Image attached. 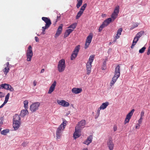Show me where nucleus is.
Segmentation results:
<instances>
[{"instance_id": "obj_18", "label": "nucleus", "mask_w": 150, "mask_h": 150, "mask_svg": "<svg viewBox=\"0 0 150 150\" xmlns=\"http://www.w3.org/2000/svg\"><path fill=\"white\" fill-rule=\"evenodd\" d=\"M63 27V25L61 24L58 28L56 33L55 35V38H56L58 37L61 33Z\"/></svg>"}, {"instance_id": "obj_40", "label": "nucleus", "mask_w": 150, "mask_h": 150, "mask_svg": "<svg viewBox=\"0 0 150 150\" xmlns=\"http://www.w3.org/2000/svg\"><path fill=\"white\" fill-rule=\"evenodd\" d=\"M106 60H105L103 63V65L102 66V70H104L106 68Z\"/></svg>"}, {"instance_id": "obj_31", "label": "nucleus", "mask_w": 150, "mask_h": 150, "mask_svg": "<svg viewBox=\"0 0 150 150\" xmlns=\"http://www.w3.org/2000/svg\"><path fill=\"white\" fill-rule=\"evenodd\" d=\"M94 57V55H91L89 57L88 61L87 62L92 64V63L93 61Z\"/></svg>"}, {"instance_id": "obj_3", "label": "nucleus", "mask_w": 150, "mask_h": 150, "mask_svg": "<svg viewBox=\"0 0 150 150\" xmlns=\"http://www.w3.org/2000/svg\"><path fill=\"white\" fill-rule=\"evenodd\" d=\"M65 60L62 59L58 62L57 69L59 71L61 72L64 71L65 68Z\"/></svg>"}, {"instance_id": "obj_47", "label": "nucleus", "mask_w": 150, "mask_h": 150, "mask_svg": "<svg viewBox=\"0 0 150 150\" xmlns=\"http://www.w3.org/2000/svg\"><path fill=\"white\" fill-rule=\"evenodd\" d=\"M45 26H43V27H42V31L43 32H45V30L46 29H48L49 28L48 27H46L45 28Z\"/></svg>"}, {"instance_id": "obj_27", "label": "nucleus", "mask_w": 150, "mask_h": 150, "mask_svg": "<svg viewBox=\"0 0 150 150\" xmlns=\"http://www.w3.org/2000/svg\"><path fill=\"white\" fill-rule=\"evenodd\" d=\"M137 40V38H136V37L135 36L133 41L131 47L132 49H133L134 47V45L136 44L137 42L138 41V40Z\"/></svg>"}, {"instance_id": "obj_39", "label": "nucleus", "mask_w": 150, "mask_h": 150, "mask_svg": "<svg viewBox=\"0 0 150 150\" xmlns=\"http://www.w3.org/2000/svg\"><path fill=\"white\" fill-rule=\"evenodd\" d=\"M24 107L26 109L28 108V102L27 100H25L23 102Z\"/></svg>"}, {"instance_id": "obj_7", "label": "nucleus", "mask_w": 150, "mask_h": 150, "mask_svg": "<svg viewBox=\"0 0 150 150\" xmlns=\"http://www.w3.org/2000/svg\"><path fill=\"white\" fill-rule=\"evenodd\" d=\"M87 4L85 3L81 7L80 11L77 13V15L76 16V19H78L83 14V11L85 10V9L87 6Z\"/></svg>"}, {"instance_id": "obj_36", "label": "nucleus", "mask_w": 150, "mask_h": 150, "mask_svg": "<svg viewBox=\"0 0 150 150\" xmlns=\"http://www.w3.org/2000/svg\"><path fill=\"white\" fill-rule=\"evenodd\" d=\"M77 4H76V7L77 8H79L82 5L83 2V0H77Z\"/></svg>"}, {"instance_id": "obj_55", "label": "nucleus", "mask_w": 150, "mask_h": 150, "mask_svg": "<svg viewBox=\"0 0 150 150\" xmlns=\"http://www.w3.org/2000/svg\"><path fill=\"white\" fill-rule=\"evenodd\" d=\"M37 83V82L35 80H34L33 81V85L34 86H36Z\"/></svg>"}, {"instance_id": "obj_14", "label": "nucleus", "mask_w": 150, "mask_h": 150, "mask_svg": "<svg viewBox=\"0 0 150 150\" xmlns=\"http://www.w3.org/2000/svg\"><path fill=\"white\" fill-rule=\"evenodd\" d=\"M2 85L3 86V88L9 90L11 91H13L14 90L13 88L10 84L6 83H3Z\"/></svg>"}, {"instance_id": "obj_21", "label": "nucleus", "mask_w": 150, "mask_h": 150, "mask_svg": "<svg viewBox=\"0 0 150 150\" xmlns=\"http://www.w3.org/2000/svg\"><path fill=\"white\" fill-rule=\"evenodd\" d=\"M93 137L91 135L88 136L86 140L83 142L84 144L88 145L92 142Z\"/></svg>"}, {"instance_id": "obj_60", "label": "nucleus", "mask_w": 150, "mask_h": 150, "mask_svg": "<svg viewBox=\"0 0 150 150\" xmlns=\"http://www.w3.org/2000/svg\"><path fill=\"white\" fill-rule=\"evenodd\" d=\"M2 85V84L0 85V89H1V88H3V86Z\"/></svg>"}, {"instance_id": "obj_20", "label": "nucleus", "mask_w": 150, "mask_h": 150, "mask_svg": "<svg viewBox=\"0 0 150 150\" xmlns=\"http://www.w3.org/2000/svg\"><path fill=\"white\" fill-rule=\"evenodd\" d=\"M74 94H78L82 91V89L81 88H73L71 91Z\"/></svg>"}, {"instance_id": "obj_52", "label": "nucleus", "mask_w": 150, "mask_h": 150, "mask_svg": "<svg viewBox=\"0 0 150 150\" xmlns=\"http://www.w3.org/2000/svg\"><path fill=\"white\" fill-rule=\"evenodd\" d=\"M144 115V111H142L141 113V116L143 117Z\"/></svg>"}, {"instance_id": "obj_15", "label": "nucleus", "mask_w": 150, "mask_h": 150, "mask_svg": "<svg viewBox=\"0 0 150 150\" xmlns=\"http://www.w3.org/2000/svg\"><path fill=\"white\" fill-rule=\"evenodd\" d=\"M86 124V121L85 120H81L77 124L76 127H77L78 128L81 129L83 127V126Z\"/></svg>"}, {"instance_id": "obj_64", "label": "nucleus", "mask_w": 150, "mask_h": 150, "mask_svg": "<svg viewBox=\"0 0 150 150\" xmlns=\"http://www.w3.org/2000/svg\"><path fill=\"white\" fill-rule=\"evenodd\" d=\"M112 44V43L111 42H110L109 43V45H111V44Z\"/></svg>"}, {"instance_id": "obj_10", "label": "nucleus", "mask_w": 150, "mask_h": 150, "mask_svg": "<svg viewBox=\"0 0 150 150\" xmlns=\"http://www.w3.org/2000/svg\"><path fill=\"white\" fill-rule=\"evenodd\" d=\"M57 102L58 104L64 107H67L69 105V102L63 100H57Z\"/></svg>"}, {"instance_id": "obj_19", "label": "nucleus", "mask_w": 150, "mask_h": 150, "mask_svg": "<svg viewBox=\"0 0 150 150\" xmlns=\"http://www.w3.org/2000/svg\"><path fill=\"white\" fill-rule=\"evenodd\" d=\"M13 127L15 130L18 129L21 124V122H13Z\"/></svg>"}, {"instance_id": "obj_12", "label": "nucleus", "mask_w": 150, "mask_h": 150, "mask_svg": "<svg viewBox=\"0 0 150 150\" xmlns=\"http://www.w3.org/2000/svg\"><path fill=\"white\" fill-rule=\"evenodd\" d=\"M81 129L75 127V131L73 134V137L75 139L79 137L81 134H80Z\"/></svg>"}, {"instance_id": "obj_34", "label": "nucleus", "mask_w": 150, "mask_h": 150, "mask_svg": "<svg viewBox=\"0 0 150 150\" xmlns=\"http://www.w3.org/2000/svg\"><path fill=\"white\" fill-rule=\"evenodd\" d=\"M119 9L120 7L119 6H116L114 9L113 13L118 15V14L119 12Z\"/></svg>"}, {"instance_id": "obj_8", "label": "nucleus", "mask_w": 150, "mask_h": 150, "mask_svg": "<svg viewBox=\"0 0 150 150\" xmlns=\"http://www.w3.org/2000/svg\"><path fill=\"white\" fill-rule=\"evenodd\" d=\"M93 37V35L92 34H90L87 37L85 45V49H87L88 47L91 42Z\"/></svg>"}, {"instance_id": "obj_53", "label": "nucleus", "mask_w": 150, "mask_h": 150, "mask_svg": "<svg viewBox=\"0 0 150 150\" xmlns=\"http://www.w3.org/2000/svg\"><path fill=\"white\" fill-rule=\"evenodd\" d=\"M35 40L36 42H39V39L37 37H35Z\"/></svg>"}, {"instance_id": "obj_11", "label": "nucleus", "mask_w": 150, "mask_h": 150, "mask_svg": "<svg viewBox=\"0 0 150 150\" xmlns=\"http://www.w3.org/2000/svg\"><path fill=\"white\" fill-rule=\"evenodd\" d=\"M42 19L46 23L45 27L49 28L52 24V23L50 19L48 18L44 17H42Z\"/></svg>"}, {"instance_id": "obj_2", "label": "nucleus", "mask_w": 150, "mask_h": 150, "mask_svg": "<svg viewBox=\"0 0 150 150\" xmlns=\"http://www.w3.org/2000/svg\"><path fill=\"white\" fill-rule=\"evenodd\" d=\"M67 121L64 120L63 122L57 128L56 131V137L57 139L60 138L62 136V133L64 130L67 125Z\"/></svg>"}, {"instance_id": "obj_61", "label": "nucleus", "mask_w": 150, "mask_h": 150, "mask_svg": "<svg viewBox=\"0 0 150 150\" xmlns=\"http://www.w3.org/2000/svg\"><path fill=\"white\" fill-rule=\"evenodd\" d=\"M143 119V117L141 116L140 118L139 119L142 120Z\"/></svg>"}, {"instance_id": "obj_25", "label": "nucleus", "mask_w": 150, "mask_h": 150, "mask_svg": "<svg viewBox=\"0 0 150 150\" xmlns=\"http://www.w3.org/2000/svg\"><path fill=\"white\" fill-rule=\"evenodd\" d=\"M27 113H28V111L27 109L25 110H23L21 111L20 115L21 117H24Z\"/></svg>"}, {"instance_id": "obj_28", "label": "nucleus", "mask_w": 150, "mask_h": 150, "mask_svg": "<svg viewBox=\"0 0 150 150\" xmlns=\"http://www.w3.org/2000/svg\"><path fill=\"white\" fill-rule=\"evenodd\" d=\"M9 132V130L8 129H4L1 131V134L3 135H6Z\"/></svg>"}, {"instance_id": "obj_46", "label": "nucleus", "mask_w": 150, "mask_h": 150, "mask_svg": "<svg viewBox=\"0 0 150 150\" xmlns=\"http://www.w3.org/2000/svg\"><path fill=\"white\" fill-rule=\"evenodd\" d=\"M138 26V23H135V24L133 26V27H131V28H130V29L131 30H132V29H133V28H135L137 27Z\"/></svg>"}, {"instance_id": "obj_9", "label": "nucleus", "mask_w": 150, "mask_h": 150, "mask_svg": "<svg viewBox=\"0 0 150 150\" xmlns=\"http://www.w3.org/2000/svg\"><path fill=\"white\" fill-rule=\"evenodd\" d=\"M134 111V110L133 109L127 115L124 121V124H125L128 123L129 122V120L132 116Z\"/></svg>"}, {"instance_id": "obj_42", "label": "nucleus", "mask_w": 150, "mask_h": 150, "mask_svg": "<svg viewBox=\"0 0 150 150\" xmlns=\"http://www.w3.org/2000/svg\"><path fill=\"white\" fill-rule=\"evenodd\" d=\"M61 18V16L60 15H59V16H57V19H56V21H55V22H54V25H55V24H56L57 22L58 21H59V20H60Z\"/></svg>"}, {"instance_id": "obj_56", "label": "nucleus", "mask_w": 150, "mask_h": 150, "mask_svg": "<svg viewBox=\"0 0 150 150\" xmlns=\"http://www.w3.org/2000/svg\"><path fill=\"white\" fill-rule=\"evenodd\" d=\"M5 104L6 103L4 102L0 106V108H2Z\"/></svg>"}, {"instance_id": "obj_43", "label": "nucleus", "mask_w": 150, "mask_h": 150, "mask_svg": "<svg viewBox=\"0 0 150 150\" xmlns=\"http://www.w3.org/2000/svg\"><path fill=\"white\" fill-rule=\"evenodd\" d=\"M101 109H100V107L98 109L96 113V115H97V117H96L95 116V118L96 119L99 116L100 114V111Z\"/></svg>"}, {"instance_id": "obj_23", "label": "nucleus", "mask_w": 150, "mask_h": 150, "mask_svg": "<svg viewBox=\"0 0 150 150\" xmlns=\"http://www.w3.org/2000/svg\"><path fill=\"white\" fill-rule=\"evenodd\" d=\"M73 30L69 29L67 30L65 32L64 35V38H66L68 37L69 35L72 32Z\"/></svg>"}, {"instance_id": "obj_16", "label": "nucleus", "mask_w": 150, "mask_h": 150, "mask_svg": "<svg viewBox=\"0 0 150 150\" xmlns=\"http://www.w3.org/2000/svg\"><path fill=\"white\" fill-rule=\"evenodd\" d=\"M56 82L55 81H54L52 84L49 88L48 92V94H51L54 91L55 88V87L56 86Z\"/></svg>"}, {"instance_id": "obj_37", "label": "nucleus", "mask_w": 150, "mask_h": 150, "mask_svg": "<svg viewBox=\"0 0 150 150\" xmlns=\"http://www.w3.org/2000/svg\"><path fill=\"white\" fill-rule=\"evenodd\" d=\"M10 95V94L9 93H7V94L6 96L5 100L4 102V103H5L6 104L8 102V101Z\"/></svg>"}, {"instance_id": "obj_41", "label": "nucleus", "mask_w": 150, "mask_h": 150, "mask_svg": "<svg viewBox=\"0 0 150 150\" xmlns=\"http://www.w3.org/2000/svg\"><path fill=\"white\" fill-rule=\"evenodd\" d=\"M146 49V47H142L141 49H140L139 51V52L140 53H143L144 51H145V50Z\"/></svg>"}, {"instance_id": "obj_50", "label": "nucleus", "mask_w": 150, "mask_h": 150, "mask_svg": "<svg viewBox=\"0 0 150 150\" xmlns=\"http://www.w3.org/2000/svg\"><path fill=\"white\" fill-rule=\"evenodd\" d=\"M117 127L116 125H115L113 127V130L114 131H116L117 130Z\"/></svg>"}, {"instance_id": "obj_24", "label": "nucleus", "mask_w": 150, "mask_h": 150, "mask_svg": "<svg viewBox=\"0 0 150 150\" xmlns=\"http://www.w3.org/2000/svg\"><path fill=\"white\" fill-rule=\"evenodd\" d=\"M109 104V102L107 101L103 103L100 107V108L102 110H104L107 108Z\"/></svg>"}, {"instance_id": "obj_57", "label": "nucleus", "mask_w": 150, "mask_h": 150, "mask_svg": "<svg viewBox=\"0 0 150 150\" xmlns=\"http://www.w3.org/2000/svg\"><path fill=\"white\" fill-rule=\"evenodd\" d=\"M138 121V124L140 125V124H141L142 123V120L139 119Z\"/></svg>"}, {"instance_id": "obj_22", "label": "nucleus", "mask_w": 150, "mask_h": 150, "mask_svg": "<svg viewBox=\"0 0 150 150\" xmlns=\"http://www.w3.org/2000/svg\"><path fill=\"white\" fill-rule=\"evenodd\" d=\"M21 122L20 116L18 115H15L14 116L13 122Z\"/></svg>"}, {"instance_id": "obj_49", "label": "nucleus", "mask_w": 150, "mask_h": 150, "mask_svg": "<svg viewBox=\"0 0 150 150\" xmlns=\"http://www.w3.org/2000/svg\"><path fill=\"white\" fill-rule=\"evenodd\" d=\"M3 120L2 118H0V125H2L3 124Z\"/></svg>"}, {"instance_id": "obj_35", "label": "nucleus", "mask_w": 150, "mask_h": 150, "mask_svg": "<svg viewBox=\"0 0 150 150\" xmlns=\"http://www.w3.org/2000/svg\"><path fill=\"white\" fill-rule=\"evenodd\" d=\"M117 14L114 13L113 12L112 13L111 15V18H112V21H114L115 20L116 18H117Z\"/></svg>"}, {"instance_id": "obj_6", "label": "nucleus", "mask_w": 150, "mask_h": 150, "mask_svg": "<svg viewBox=\"0 0 150 150\" xmlns=\"http://www.w3.org/2000/svg\"><path fill=\"white\" fill-rule=\"evenodd\" d=\"M40 103L39 102H35L32 104L30 106V110L32 112H33L38 110Z\"/></svg>"}, {"instance_id": "obj_51", "label": "nucleus", "mask_w": 150, "mask_h": 150, "mask_svg": "<svg viewBox=\"0 0 150 150\" xmlns=\"http://www.w3.org/2000/svg\"><path fill=\"white\" fill-rule=\"evenodd\" d=\"M4 97L3 93L1 92H0V98H2Z\"/></svg>"}, {"instance_id": "obj_59", "label": "nucleus", "mask_w": 150, "mask_h": 150, "mask_svg": "<svg viewBox=\"0 0 150 150\" xmlns=\"http://www.w3.org/2000/svg\"><path fill=\"white\" fill-rule=\"evenodd\" d=\"M45 71L44 69H41V71H40V73H43Z\"/></svg>"}, {"instance_id": "obj_62", "label": "nucleus", "mask_w": 150, "mask_h": 150, "mask_svg": "<svg viewBox=\"0 0 150 150\" xmlns=\"http://www.w3.org/2000/svg\"><path fill=\"white\" fill-rule=\"evenodd\" d=\"M45 34V32H43V31H42V33H41V34H43V35H44Z\"/></svg>"}, {"instance_id": "obj_58", "label": "nucleus", "mask_w": 150, "mask_h": 150, "mask_svg": "<svg viewBox=\"0 0 150 150\" xmlns=\"http://www.w3.org/2000/svg\"><path fill=\"white\" fill-rule=\"evenodd\" d=\"M26 143H25L24 142H23L22 144V145L24 147L25 146V145H26Z\"/></svg>"}, {"instance_id": "obj_33", "label": "nucleus", "mask_w": 150, "mask_h": 150, "mask_svg": "<svg viewBox=\"0 0 150 150\" xmlns=\"http://www.w3.org/2000/svg\"><path fill=\"white\" fill-rule=\"evenodd\" d=\"M106 26H107L103 22L102 24L100 26L99 28L98 29L99 32H101L102 30Z\"/></svg>"}, {"instance_id": "obj_29", "label": "nucleus", "mask_w": 150, "mask_h": 150, "mask_svg": "<svg viewBox=\"0 0 150 150\" xmlns=\"http://www.w3.org/2000/svg\"><path fill=\"white\" fill-rule=\"evenodd\" d=\"M9 70L10 67H5L3 69V71L4 72V74L6 75L9 72Z\"/></svg>"}, {"instance_id": "obj_48", "label": "nucleus", "mask_w": 150, "mask_h": 150, "mask_svg": "<svg viewBox=\"0 0 150 150\" xmlns=\"http://www.w3.org/2000/svg\"><path fill=\"white\" fill-rule=\"evenodd\" d=\"M140 127V125L139 124H136L135 127V128L136 129H139Z\"/></svg>"}, {"instance_id": "obj_1", "label": "nucleus", "mask_w": 150, "mask_h": 150, "mask_svg": "<svg viewBox=\"0 0 150 150\" xmlns=\"http://www.w3.org/2000/svg\"><path fill=\"white\" fill-rule=\"evenodd\" d=\"M120 75V67L119 65L117 66L115 68L114 76L112 78L110 83L111 87L115 83Z\"/></svg>"}, {"instance_id": "obj_17", "label": "nucleus", "mask_w": 150, "mask_h": 150, "mask_svg": "<svg viewBox=\"0 0 150 150\" xmlns=\"http://www.w3.org/2000/svg\"><path fill=\"white\" fill-rule=\"evenodd\" d=\"M92 64L87 62L86 64V74L87 75H89L91 72V68Z\"/></svg>"}, {"instance_id": "obj_26", "label": "nucleus", "mask_w": 150, "mask_h": 150, "mask_svg": "<svg viewBox=\"0 0 150 150\" xmlns=\"http://www.w3.org/2000/svg\"><path fill=\"white\" fill-rule=\"evenodd\" d=\"M144 31H141L139 32L136 35V38H137V40H139V39L144 34Z\"/></svg>"}, {"instance_id": "obj_13", "label": "nucleus", "mask_w": 150, "mask_h": 150, "mask_svg": "<svg viewBox=\"0 0 150 150\" xmlns=\"http://www.w3.org/2000/svg\"><path fill=\"white\" fill-rule=\"evenodd\" d=\"M107 146L110 150H113L114 146V144L112 142V138H110L107 142Z\"/></svg>"}, {"instance_id": "obj_44", "label": "nucleus", "mask_w": 150, "mask_h": 150, "mask_svg": "<svg viewBox=\"0 0 150 150\" xmlns=\"http://www.w3.org/2000/svg\"><path fill=\"white\" fill-rule=\"evenodd\" d=\"M120 35H119L117 33L114 38L115 40L113 41V42H116V41L117 39L119 38H120Z\"/></svg>"}, {"instance_id": "obj_63", "label": "nucleus", "mask_w": 150, "mask_h": 150, "mask_svg": "<svg viewBox=\"0 0 150 150\" xmlns=\"http://www.w3.org/2000/svg\"><path fill=\"white\" fill-rule=\"evenodd\" d=\"M83 150H88V149L87 148H84Z\"/></svg>"}, {"instance_id": "obj_4", "label": "nucleus", "mask_w": 150, "mask_h": 150, "mask_svg": "<svg viewBox=\"0 0 150 150\" xmlns=\"http://www.w3.org/2000/svg\"><path fill=\"white\" fill-rule=\"evenodd\" d=\"M33 55V53L32 50V47L29 45L27 50L26 56V60L28 62H30Z\"/></svg>"}, {"instance_id": "obj_30", "label": "nucleus", "mask_w": 150, "mask_h": 150, "mask_svg": "<svg viewBox=\"0 0 150 150\" xmlns=\"http://www.w3.org/2000/svg\"><path fill=\"white\" fill-rule=\"evenodd\" d=\"M112 21L111 18H109L106 19L103 22L107 26Z\"/></svg>"}, {"instance_id": "obj_45", "label": "nucleus", "mask_w": 150, "mask_h": 150, "mask_svg": "<svg viewBox=\"0 0 150 150\" xmlns=\"http://www.w3.org/2000/svg\"><path fill=\"white\" fill-rule=\"evenodd\" d=\"M122 28H120L118 29V30L117 33L119 35H120L121 34V32H122Z\"/></svg>"}, {"instance_id": "obj_38", "label": "nucleus", "mask_w": 150, "mask_h": 150, "mask_svg": "<svg viewBox=\"0 0 150 150\" xmlns=\"http://www.w3.org/2000/svg\"><path fill=\"white\" fill-rule=\"evenodd\" d=\"M77 25V23H74L71 25H70L69 27V28H71L73 29H74L76 27Z\"/></svg>"}, {"instance_id": "obj_54", "label": "nucleus", "mask_w": 150, "mask_h": 150, "mask_svg": "<svg viewBox=\"0 0 150 150\" xmlns=\"http://www.w3.org/2000/svg\"><path fill=\"white\" fill-rule=\"evenodd\" d=\"M6 67H10V65H9V62H7L6 64Z\"/></svg>"}, {"instance_id": "obj_32", "label": "nucleus", "mask_w": 150, "mask_h": 150, "mask_svg": "<svg viewBox=\"0 0 150 150\" xmlns=\"http://www.w3.org/2000/svg\"><path fill=\"white\" fill-rule=\"evenodd\" d=\"M106 26H107L103 22L102 24L100 26L99 28L98 29L99 32H101L102 30Z\"/></svg>"}, {"instance_id": "obj_5", "label": "nucleus", "mask_w": 150, "mask_h": 150, "mask_svg": "<svg viewBox=\"0 0 150 150\" xmlns=\"http://www.w3.org/2000/svg\"><path fill=\"white\" fill-rule=\"evenodd\" d=\"M80 49V45H78L75 47L73 52V53L71 56V60H73L77 57Z\"/></svg>"}]
</instances>
